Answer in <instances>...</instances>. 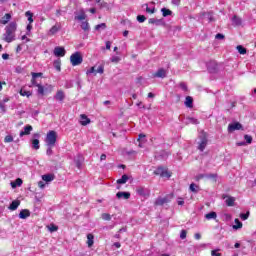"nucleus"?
I'll return each instance as SVG.
<instances>
[{
    "mask_svg": "<svg viewBox=\"0 0 256 256\" xmlns=\"http://www.w3.org/2000/svg\"><path fill=\"white\" fill-rule=\"evenodd\" d=\"M17 27L18 25L16 21H11L8 25H6L4 33V40L6 43H12V41H14Z\"/></svg>",
    "mask_w": 256,
    "mask_h": 256,
    "instance_id": "1",
    "label": "nucleus"
},
{
    "mask_svg": "<svg viewBox=\"0 0 256 256\" xmlns=\"http://www.w3.org/2000/svg\"><path fill=\"white\" fill-rule=\"evenodd\" d=\"M57 138L58 133L56 132V130H49L45 138L46 146H51L52 148H54V146H56Z\"/></svg>",
    "mask_w": 256,
    "mask_h": 256,
    "instance_id": "2",
    "label": "nucleus"
},
{
    "mask_svg": "<svg viewBox=\"0 0 256 256\" xmlns=\"http://www.w3.org/2000/svg\"><path fill=\"white\" fill-rule=\"evenodd\" d=\"M32 79H31V84L34 85L35 87H38V94H41L42 96L45 95V86L43 84H39L37 82L38 77H43V73H31Z\"/></svg>",
    "mask_w": 256,
    "mask_h": 256,
    "instance_id": "3",
    "label": "nucleus"
},
{
    "mask_svg": "<svg viewBox=\"0 0 256 256\" xmlns=\"http://www.w3.org/2000/svg\"><path fill=\"white\" fill-rule=\"evenodd\" d=\"M70 63H72L73 67H77L78 65H81L83 63V57L79 51H76V53H72L70 56Z\"/></svg>",
    "mask_w": 256,
    "mask_h": 256,
    "instance_id": "4",
    "label": "nucleus"
},
{
    "mask_svg": "<svg viewBox=\"0 0 256 256\" xmlns=\"http://www.w3.org/2000/svg\"><path fill=\"white\" fill-rule=\"evenodd\" d=\"M200 138H201V141L199 143V146H198V149L201 151V152H204L207 144H208V136H207V133L202 131L201 135H200Z\"/></svg>",
    "mask_w": 256,
    "mask_h": 256,
    "instance_id": "5",
    "label": "nucleus"
},
{
    "mask_svg": "<svg viewBox=\"0 0 256 256\" xmlns=\"http://www.w3.org/2000/svg\"><path fill=\"white\" fill-rule=\"evenodd\" d=\"M154 174H156V176H161L162 178H171V174H169L167 168H163V166L156 168Z\"/></svg>",
    "mask_w": 256,
    "mask_h": 256,
    "instance_id": "6",
    "label": "nucleus"
},
{
    "mask_svg": "<svg viewBox=\"0 0 256 256\" xmlns=\"http://www.w3.org/2000/svg\"><path fill=\"white\" fill-rule=\"evenodd\" d=\"M243 126L241 122H233L232 124L228 125V131L229 132H234L235 130H242Z\"/></svg>",
    "mask_w": 256,
    "mask_h": 256,
    "instance_id": "7",
    "label": "nucleus"
},
{
    "mask_svg": "<svg viewBox=\"0 0 256 256\" xmlns=\"http://www.w3.org/2000/svg\"><path fill=\"white\" fill-rule=\"evenodd\" d=\"M62 29V23H55L50 29H49V35H56L59 31Z\"/></svg>",
    "mask_w": 256,
    "mask_h": 256,
    "instance_id": "8",
    "label": "nucleus"
},
{
    "mask_svg": "<svg viewBox=\"0 0 256 256\" xmlns=\"http://www.w3.org/2000/svg\"><path fill=\"white\" fill-rule=\"evenodd\" d=\"M54 55H55V57H65V55H66L65 47H55Z\"/></svg>",
    "mask_w": 256,
    "mask_h": 256,
    "instance_id": "9",
    "label": "nucleus"
},
{
    "mask_svg": "<svg viewBox=\"0 0 256 256\" xmlns=\"http://www.w3.org/2000/svg\"><path fill=\"white\" fill-rule=\"evenodd\" d=\"M153 77L165 79L167 77V71H165V69H158V71L153 74Z\"/></svg>",
    "mask_w": 256,
    "mask_h": 256,
    "instance_id": "10",
    "label": "nucleus"
},
{
    "mask_svg": "<svg viewBox=\"0 0 256 256\" xmlns=\"http://www.w3.org/2000/svg\"><path fill=\"white\" fill-rule=\"evenodd\" d=\"M170 198L165 196V198H157L154 202V205H164V203H170Z\"/></svg>",
    "mask_w": 256,
    "mask_h": 256,
    "instance_id": "11",
    "label": "nucleus"
},
{
    "mask_svg": "<svg viewBox=\"0 0 256 256\" xmlns=\"http://www.w3.org/2000/svg\"><path fill=\"white\" fill-rule=\"evenodd\" d=\"M74 19H76L78 21H82V23H83V21L85 19H87V15H86L84 9H81L80 13H78V15H75Z\"/></svg>",
    "mask_w": 256,
    "mask_h": 256,
    "instance_id": "12",
    "label": "nucleus"
},
{
    "mask_svg": "<svg viewBox=\"0 0 256 256\" xmlns=\"http://www.w3.org/2000/svg\"><path fill=\"white\" fill-rule=\"evenodd\" d=\"M11 18H12L11 13H5V15L3 17H1L0 23L2 25H7V23H9Z\"/></svg>",
    "mask_w": 256,
    "mask_h": 256,
    "instance_id": "13",
    "label": "nucleus"
},
{
    "mask_svg": "<svg viewBox=\"0 0 256 256\" xmlns=\"http://www.w3.org/2000/svg\"><path fill=\"white\" fill-rule=\"evenodd\" d=\"M56 100H59V102H63L65 98V92L64 90H57L55 94Z\"/></svg>",
    "mask_w": 256,
    "mask_h": 256,
    "instance_id": "14",
    "label": "nucleus"
},
{
    "mask_svg": "<svg viewBox=\"0 0 256 256\" xmlns=\"http://www.w3.org/2000/svg\"><path fill=\"white\" fill-rule=\"evenodd\" d=\"M80 118H81L80 123L82 124V126H87V124H90L91 122L87 114H81Z\"/></svg>",
    "mask_w": 256,
    "mask_h": 256,
    "instance_id": "15",
    "label": "nucleus"
},
{
    "mask_svg": "<svg viewBox=\"0 0 256 256\" xmlns=\"http://www.w3.org/2000/svg\"><path fill=\"white\" fill-rule=\"evenodd\" d=\"M33 130V126H31V124H27L25 127H24V130H22L20 132V136H25V135H28L30 134V132Z\"/></svg>",
    "mask_w": 256,
    "mask_h": 256,
    "instance_id": "16",
    "label": "nucleus"
},
{
    "mask_svg": "<svg viewBox=\"0 0 256 256\" xmlns=\"http://www.w3.org/2000/svg\"><path fill=\"white\" fill-rule=\"evenodd\" d=\"M31 213L29 209H22L19 213L20 219H27V217H30Z\"/></svg>",
    "mask_w": 256,
    "mask_h": 256,
    "instance_id": "17",
    "label": "nucleus"
},
{
    "mask_svg": "<svg viewBox=\"0 0 256 256\" xmlns=\"http://www.w3.org/2000/svg\"><path fill=\"white\" fill-rule=\"evenodd\" d=\"M42 180L44 182H53V180H55V174H44Z\"/></svg>",
    "mask_w": 256,
    "mask_h": 256,
    "instance_id": "18",
    "label": "nucleus"
},
{
    "mask_svg": "<svg viewBox=\"0 0 256 256\" xmlns=\"http://www.w3.org/2000/svg\"><path fill=\"white\" fill-rule=\"evenodd\" d=\"M116 197H118V199H122V197L123 199H130L131 194L130 192H117Z\"/></svg>",
    "mask_w": 256,
    "mask_h": 256,
    "instance_id": "19",
    "label": "nucleus"
},
{
    "mask_svg": "<svg viewBox=\"0 0 256 256\" xmlns=\"http://www.w3.org/2000/svg\"><path fill=\"white\" fill-rule=\"evenodd\" d=\"M94 235H93V233H88V235H87V245H88V247H93V245H94Z\"/></svg>",
    "mask_w": 256,
    "mask_h": 256,
    "instance_id": "20",
    "label": "nucleus"
},
{
    "mask_svg": "<svg viewBox=\"0 0 256 256\" xmlns=\"http://www.w3.org/2000/svg\"><path fill=\"white\" fill-rule=\"evenodd\" d=\"M193 102H194L193 96H186V100L184 104L188 106V108H193Z\"/></svg>",
    "mask_w": 256,
    "mask_h": 256,
    "instance_id": "21",
    "label": "nucleus"
},
{
    "mask_svg": "<svg viewBox=\"0 0 256 256\" xmlns=\"http://www.w3.org/2000/svg\"><path fill=\"white\" fill-rule=\"evenodd\" d=\"M81 28L83 29V31H90L89 21L84 19L81 23Z\"/></svg>",
    "mask_w": 256,
    "mask_h": 256,
    "instance_id": "22",
    "label": "nucleus"
},
{
    "mask_svg": "<svg viewBox=\"0 0 256 256\" xmlns=\"http://www.w3.org/2000/svg\"><path fill=\"white\" fill-rule=\"evenodd\" d=\"M232 23H233V25L239 26L242 23V19L240 17H238L237 15H234L232 17Z\"/></svg>",
    "mask_w": 256,
    "mask_h": 256,
    "instance_id": "23",
    "label": "nucleus"
},
{
    "mask_svg": "<svg viewBox=\"0 0 256 256\" xmlns=\"http://www.w3.org/2000/svg\"><path fill=\"white\" fill-rule=\"evenodd\" d=\"M234 221L235 225H233V229H241L243 227V223L238 217H236Z\"/></svg>",
    "mask_w": 256,
    "mask_h": 256,
    "instance_id": "24",
    "label": "nucleus"
},
{
    "mask_svg": "<svg viewBox=\"0 0 256 256\" xmlns=\"http://www.w3.org/2000/svg\"><path fill=\"white\" fill-rule=\"evenodd\" d=\"M206 219H217V212L210 211L209 213L205 214Z\"/></svg>",
    "mask_w": 256,
    "mask_h": 256,
    "instance_id": "25",
    "label": "nucleus"
},
{
    "mask_svg": "<svg viewBox=\"0 0 256 256\" xmlns=\"http://www.w3.org/2000/svg\"><path fill=\"white\" fill-rule=\"evenodd\" d=\"M129 180V176L127 174H123V176L117 180V184H126Z\"/></svg>",
    "mask_w": 256,
    "mask_h": 256,
    "instance_id": "26",
    "label": "nucleus"
},
{
    "mask_svg": "<svg viewBox=\"0 0 256 256\" xmlns=\"http://www.w3.org/2000/svg\"><path fill=\"white\" fill-rule=\"evenodd\" d=\"M163 17H168V15H172L173 11L171 9H167V7H162L161 9Z\"/></svg>",
    "mask_w": 256,
    "mask_h": 256,
    "instance_id": "27",
    "label": "nucleus"
},
{
    "mask_svg": "<svg viewBox=\"0 0 256 256\" xmlns=\"http://www.w3.org/2000/svg\"><path fill=\"white\" fill-rule=\"evenodd\" d=\"M19 205H20L19 200H14L12 203H10L9 209H11L12 211H15V209H17Z\"/></svg>",
    "mask_w": 256,
    "mask_h": 256,
    "instance_id": "28",
    "label": "nucleus"
},
{
    "mask_svg": "<svg viewBox=\"0 0 256 256\" xmlns=\"http://www.w3.org/2000/svg\"><path fill=\"white\" fill-rule=\"evenodd\" d=\"M20 94L21 96H32L31 90H25V88H20Z\"/></svg>",
    "mask_w": 256,
    "mask_h": 256,
    "instance_id": "29",
    "label": "nucleus"
},
{
    "mask_svg": "<svg viewBox=\"0 0 256 256\" xmlns=\"http://www.w3.org/2000/svg\"><path fill=\"white\" fill-rule=\"evenodd\" d=\"M23 180L21 178H17L16 182H11L12 188H17V186H22Z\"/></svg>",
    "mask_w": 256,
    "mask_h": 256,
    "instance_id": "30",
    "label": "nucleus"
},
{
    "mask_svg": "<svg viewBox=\"0 0 256 256\" xmlns=\"http://www.w3.org/2000/svg\"><path fill=\"white\" fill-rule=\"evenodd\" d=\"M235 198H233V196H228V198L226 199V205L228 206H233L235 205Z\"/></svg>",
    "mask_w": 256,
    "mask_h": 256,
    "instance_id": "31",
    "label": "nucleus"
},
{
    "mask_svg": "<svg viewBox=\"0 0 256 256\" xmlns=\"http://www.w3.org/2000/svg\"><path fill=\"white\" fill-rule=\"evenodd\" d=\"M32 145H33V148L35 150H39V148H40V140H38V138H35L34 140H32Z\"/></svg>",
    "mask_w": 256,
    "mask_h": 256,
    "instance_id": "32",
    "label": "nucleus"
},
{
    "mask_svg": "<svg viewBox=\"0 0 256 256\" xmlns=\"http://www.w3.org/2000/svg\"><path fill=\"white\" fill-rule=\"evenodd\" d=\"M48 229L51 233H53L54 231H58L59 227L58 225H55V223H50V225H48Z\"/></svg>",
    "mask_w": 256,
    "mask_h": 256,
    "instance_id": "33",
    "label": "nucleus"
},
{
    "mask_svg": "<svg viewBox=\"0 0 256 256\" xmlns=\"http://www.w3.org/2000/svg\"><path fill=\"white\" fill-rule=\"evenodd\" d=\"M25 15H26V17H28V21L32 25V23L34 21L32 11H26Z\"/></svg>",
    "mask_w": 256,
    "mask_h": 256,
    "instance_id": "34",
    "label": "nucleus"
},
{
    "mask_svg": "<svg viewBox=\"0 0 256 256\" xmlns=\"http://www.w3.org/2000/svg\"><path fill=\"white\" fill-rule=\"evenodd\" d=\"M237 50H238V53H240V55H246L247 53V49H245L243 45H238Z\"/></svg>",
    "mask_w": 256,
    "mask_h": 256,
    "instance_id": "35",
    "label": "nucleus"
},
{
    "mask_svg": "<svg viewBox=\"0 0 256 256\" xmlns=\"http://www.w3.org/2000/svg\"><path fill=\"white\" fill-rule=\"evenodd\" d=\"M54 68L56 69V71H61V59H57L56 61H54Z\"/></svg>",
    "mask_w": 256,
    "mask_h": 256,
    "instance_id": "36",
    "label": "nucleus"
},
{
    "mask_svg": "<svg viewBox=\"0 0 256 256\" xmlns=\"http://www.w3.org/2000/svg\"><path fill=\"white\" fill-rule=\"evenodd\" d=\"M244 140L246 141L247 144H252L253 138L249 134L244 135Z\"/></svg>",
    "mask_w": 256,
    "mask_h": 256,
    "instance_id": "37",
    "label": "nucleus"
},
{
    "mask_svg": "<svg viewBox=\"0 0 256 256\" xmlns=\"http://www.w3.org/2000/svg\"><path fill=\"white\" fill-rule=\"evenodd\" d=\"M136 192H137L139 195H146V190H145V188H143L142 186H140L139 188H137Z\"/></svg>",
    "mask_w": 256,
    "mask_h": 256,
    "instance_id": "38",
    "label": "nucleus"
},
{
    "mask_svg": "<svg viewBox=\"0 0 256 256\" xmlns=\"http://www.w3.org/2000/svg\"><path fill=\"white\" fill-rule=\"evenodd\" d=\"M145 5H146V11H147V13H155V11H156V9H155V7H149V5H148V3H145Z\"/></svg>",
    "mask_w": 256,
    "mask_h": 256,
    "instance_id": "39",
    "label": "nucleus"
},
{
    "mask_svg": "<svg viewBox=\"0 0 256 256\" xmlns=\"http://www.w3.org/2000/svg\"><path fill=\"white\" fill-rule=\"evenodd\" d=\"M179 87H180V89H182V91H188V86H187L186 82H180Z\"/></svg>",
    "mask_w": 256,
    "mask_h": 256,
    "instance_id": "40",
    "label": "nucleus"
},
{
    "mask_svg": "<svg viewBox=\"0 0 256 256\" xmlns=\"http://www.w3.org/2000/svg\"><path fill=\"white\" fill-rule=\"evenodd\" d=\"M149 23L159 25L160 23H162V21H161V19L151 18V19H149Z\"/></svg>",
    "mask_w": 256,
    "mask_h": 256,
    "instance_id": "41",
    "label": "nucleus"
},
{
    "mask_svg": "<svg viewBox=\"0 0 256 256\" xmlns=\"http://www.w3.org/2000/svg\"><path fill=\"white\" fill-rule=\"evenodd\" d=\"M107 25L106 23H100L95 26L96 31H99V29H106Z\"/></svg>",
    "mask_w": 256,
    "mask_h": 256,
    "instance_id": "42",
    "label": "nucleus"
},
{
    "mask_svg": "<svg viewBox=\"0 0 256 256\" xmlns=\"http://www.w3.org/2000/svg\"><path fill=\"white\" fill-rule=\"evenodd\" d=\"M249 215H250V211H246V213H240V218L243 220H246L248 219Z\"/></svg>",
    "mask_w": 256,
    "mask_h": 256,
    "instance_id": "43",
    "label": "nucleus"
},
{
    "mask_svg": "<svg viewBox=\"0 0 256 256\" xmlns=\"http://www.w3.org/2000/svg\"><path fill=\"white\" fill-rule=\"evenodd\" d=\"M186 237H187V231H186V229H182L180 232V238L186 239Z\"/></svg>",
    "mask_w": 256,
    "mask_h": 256,
    "instance_id": "44",
    "label": "nucleus"
},
{
    "mask_svg": "<svg viewBox=\"0 0 256 256\" xmlns=\"http://www.w3.org/2000/svg\"><path fill=\"white\" fill-rule=\"evenodd\" d=\"M104 71H105V67L103 65H100L96 71V74L100 73V75H103Z\"/></svg>",
    "mask_w": 256,
    "mask_h": 256,
    "instance_id": "45",
    "label": "nucleus"
},
{
    "mask_svg": "<svg viewBox=\"0 0 256 256\" xmlns=\"http://www.w3.org/2000/svg\"><path fill=\"white\" fill-rule=\"evenodd\" d=\"M206 178H211L214 182H217V174H207Z\"/></svg>",
    "mask_w": 256,
    "mask_h": 256,
    "instance_id": "46",
    "label": "nucleus"
},
{
    "mask_svg": "<svg viewBox=\"0 0 256 256\" xmlns=\"http://www.w3.org/2000/svg\"><path fill=\"white\" fill-rule=\"evenodd\" d=\"M137 20H138L140 23H144V21H146V17H145V15H138V16H137Z\"/></svg>",
    "mask_w": 256,
    "mask_h": 256,
    "instance_id": "47",
    "label": "nucleus"
},
{
    "mask_svg": "<svg viewBox=\"0 0 256 256\" xmlns=\"http://www.w3.org/2000/svg\"><path fill=\"white\" fill-rule=\"evenodd\" d=\"M190 191L194 193L198 192L196 184H190Z\"/></svg>",
    "mask_w": 256,
    "mask_h": 256,
    "instance_id": "48",
    "label": "nucleus"
},
{
    "mask_svg": "<svg viewBox=\"0 0 256 256\" xmlns=\"http://www.w3.org/2000/svg\"><path fill=\"white\" fill-rule=\"evenodd\" d=\"M14 138L11 135H7L4 138V142H13Z\"/></svg>",
    "mask_w": 256,
    "mask_h": 256,
    "instance_id": "49",
    "label": "nucleus"
},
{
    "mask_svg": "<svg viewBox=\"0 0 256 256\" xmlns=\"http://www.w3.org/2000/svg\"><path fill=\"white\" fill-rule=\"evenodd\" d=\"M120 61H121V59L118 56H114V57L111 58L112 63H120Z\"/></svg>",
    "mask_w": 256,
    "mask_h": 256,
    "instance_id": "50",
    "label": "nucleus"
},
{
    "mask_svg": "<svg viewBox=\"0 0 256 256\" xmlns=\"http://www.w3.org/2000/svg\"><path fill=\"white\" fill-rule=\"evenodd\" d=\"M102 218L106 219L107 221H110L111 220V215H110V213H103Z\"/></svg>",
    "mask_w": 256,
    "mask_h": 256,
    "instance_id": "51",
    "label": "nucleus"
},
{
    "mask_svg": "<svg viewBox=\"0 0 256 256\" xmlns=\"http://www.w3.org/2000/svg\"><path fill=\"white\" fill-rule=\"evenodd\" d=\"M46 154H47L48 156H52V154H53V148H52V146H48V148H47V150H46Z\"/></svg>",
    "mask_w": 256,
    "mask_h": 256,
    "instance_id": "52",
    "label": "nucleus"
},
{
    "mask_svg": "<svg viewBox=\"0 0 256 256\" xmlns=\"http://www.w3.org/2000/svg\"><path fill=\"white\" fill-rule=\"evenodd\" d=\"M92 73H95V75L97 74V71H96L95 67H91V68L87 71V75H91Z\"/></svg>",
    "mask_w": 256,
    "mask_h": 256,
    "instance_id": "53",
    "label": "nucleus"
},
{
    "mask_svg": "<svg viewBox=\"0 0 256 256\" xmlns=\"http://www.w3.org/2000/svg\"><path fill=\"white\" fill-rule=\"evenodd\" d=\"M211 255L212 256H222V253H219V251H217L216 249L211 251Z\"/></svg>",
    "mask_w": 256,
    "mask_h": 256,
    "instance_id": "54",
    "label": "nucleus"
},
{
    "mask_svg": "<svg viewBox=\"0 0 256 256\" xmlns=\"http://www.w3.org/2000/svg\"><path fill=\"white\" fill-rule=\"evenodd\" d=\"M203 178H206L205 174H199L198 176H196V181L200 182V180H203Z\"/></svg>",
    "mask_w": 256,
    "mask_h": 256,
    "instance_id": "55",
    "label": "nucleus"
},
{
    "mask_svg": "<svg viewBox=\"0 0 256 256\" xmlns=\"http://www.w3.org/2000/svg\"><path fill=\"white\" fill-rule=\"evenodd\" d=\"M215 38L216 39H225V35H223V33H217Z\"/></svg>",
    "mask_w": 256,
    "mask_h": 256,
    "instance_id": "56",
    "label": "nucleus"
},
{
    "mask_svg": "<svg viewBox=\"0 0 256 256\" xmlns=\"http://www.w3.org/2000/svg\"><path fill=\"white\" fill-rule=\"evenodd\" d=\"M112 47L111 41H106V49L110 50Z\"/></svg>",
    "mask_w": 256,
    "mask_h": 256,
    "instance_id": "57",
    "label": "nucleus"
},
{
    "mask_svg": "<svg viewBox=\"0 0 256 256\" xmlns=\"http://www.w3.org/2000/svg\"><path fill=\"white\" fill-rule=\"evenodd\" d=\"M38 187L41 189L45 188V181L43 180V182H38Z\"/></svg>",
    "mask_w": 256,
    "mask_h": 256,
    "instance_id": "58",
    "label": "nucleus"
},
{
    "mask_svg": "<svg viewBox=\"0 0 256 256\" xmlns=\"http://www.w3.org/2000/svg\"><path fill=\"white\" fill-rule=\"evenodd\" d=\"M177 203H178V205H184L185 202H184L183 198H178Z\"/></svg>",
    "mask_w": 256,
    "mask_h": 256,
    "instance_id": "59",
    "label": "nucleus"
},
{
    "mask_svg": "<svg viewBox=\"0 0 256 256\" xmlns=\"http://www.w3.org/2000/svg\"><path fill=\"white\" fill-rule=\"evenodd\" d=\"M2 59H4V60L9 59V54L8 53H3Z\"/></svg>",
    "mask_w": 256,
    "mask_h": 256,
    "instance_id": "60",
    "label": "nucleus"
},
{
    "mask_svg": "<svg viewBox=\"0 0 256 256\" xmlns=\"http://www.w3.org/2000/svg\"><path fill=\"white\" fill-rule=\"evenodd\" d=\"M56 15H57V17H60L62 15V10L61 9H57L56 10Z\"/></svg>",
    "mask_w": 256,
    "mask_h": 256,
    "instance_id": "61",
    "label": "nucleus"
},
{
    "mask_svg": "<svg viewBox=\"0 0 256 256\" xmlns=\"http://www.w3.org/2000/svg\"><path fill=\"white\" fill-rule=\"evenodd\" d=\"M114 246H115L117 249H120L121 243H120L119 241H117V242L114 243Z\"/></svg>",
    "mask_w": 256,
    "mask_h": 256,
    "instance_id": "62",
    "label": "nucleus"
},
{
    "mask_svg": "<svg viewBox=\"0 0 256 256\" xmlns=\"http://www.w3.org/2000/svg\"><path fill=\"white\" fill-rule=\"evenodd\" d=\"M32 28H33V25H32L31 23H28V25H27V30H28V31H31Z\"/></svg>",
    "mask_w": 256,
    "mask_h": 256,
    "instance_id": "63",
    "label": "nucleus"
},
{
    "mask_svg": "<svg viewBox=\"0 0 256 256\" xmlns=\"http://www.w3.org/2000/svg\"><path fill=\"white\" fill-rule=\"evenodd\" d=\"M155 94L153 92H148V97L149 98H154Z\"/></svg>",
    "mask_w": 256,
    "mask_h": 256,
    "instance_id": "64",
    "label": "nucleus"
}]
</instances>
